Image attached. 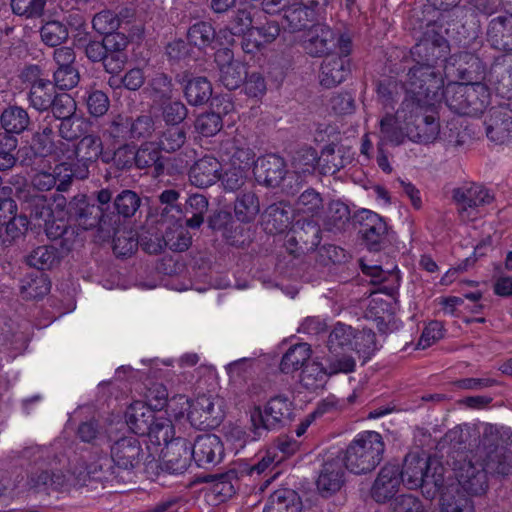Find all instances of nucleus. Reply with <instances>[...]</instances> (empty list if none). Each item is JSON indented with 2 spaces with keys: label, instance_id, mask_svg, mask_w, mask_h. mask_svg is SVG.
Segmentation results:
<instances>
[{
  "label": "nucleus",
  "instance_id": "nucleus-1",
  "mask_svg": "<svg viewBox=\"0 0 512 512\" xmlns=\"http://www.w3.org/2000/svg\"><path fill=\"white\" fill-rule=\"evenodd\" d=\"M17 457L30 466L27 485L37 493L68 492L72 488L85 486L87 480H91L89 465L86 469H75L72 472L58 469L61 459L51 446L30 445L20 450Z\"/></svg>",
  "mask_w": 512,
  "mask_h": 512
},
{
  "label": "nucleus",
  "instance_id": "nucleus-2",
  "mask_svg": "<svg viewBox=\"0 0 512 512\" xmlns=\"http://www.w3.org/2000/svg\"><path fill=\"white\" fill-rule=\"evenodd\" d=\"M449 51L448 41L442 34H429V37L421 39L412 48L411 53L418 60L407 74L406 86L409 93L432 98L439 94L444 86L442 63L448 65Z\"/></svg>",
  "mask_w": 512,
  "mask_h": 512
},
{
  "label": "nucleus",
  "instance_id": "nucleus-3",
  "mask_svg": "<svg viewBox=\"0 0 512 512\" xmlns=\"http://www.w3.org/2000/svg\"><path fill=\"white\" fill-rule=\"evenodd\" d=\"M512 472V451L504 445L485 444V455L480 468L471 461L464 462L456 472L463 491L481 495L488 489L487 474L509 475Z\"/></svg>",
  "mask_w": 512,
  "mask_h": 512
},
{
  "label": "nucleus",
  "instance_id": "nucleus-4",
  "mask_svg": "<svg viewBox=\"0 0 512 512\" xmlns=\"http://www.w3.org/2000/svg\"><path fill=\"white\" fill-rule=\"evenodd\" d=\"M385 444L382 436L375 431L359 434L346 448L341 459L347 470L354 474L373 471L383 460Z\"/></svg>",
  "mask_w": 512,
  "mask_h": 512
},
{
  "label": "nucleus",
  "instance_id": "nucleus-5",
  "mask_svg": "<svg viewBox=\"0 0 512 512\" xmlns=\"http://www.w3.org/2000/svg\"><path fill=\"white\" fill-rule=\"evenodd\" d=\"M292 402L284 395L270 398L262 408L255 406L250 413V432L253 439L259 440L270 431L283 428L292 420Z\"/></svg>",
  "mask_w": 512,
  "mask_h": 512
},
{
  "label": "nucleus",
  "instance_id": "nucleus-6",
  "mask_svg": "<svg viewBox=\"0 0 512 512\" xmlns=\"http://www.w3.org/2000/svg\"><path fill=\"white\" fill-rule=\"evenodd\" d=\"M402 484L410 490L421 488L423 494L433 498L443 486L441 475L429 474V459L418 453H408L400 468Z\"/></svg>",
  "mask_w": 512,
  "mask_h": 512
},
{
  "label": "nucleus",
  "instance_id": "nucleus-7",
  "mask_svg": "<svg viewBox=\"0 0 512 512\" xmlns=\"http://www.w3.org/2000/svg\"><path fill=\"white\" fill-rule=\"evenodd\" d=\"M68 214L84 230L97 228L98 231L111 234L115 229L117 217L110 215L102 206L90 202L83 194L76 195L68 204Z\"/></svg>",
  "mask_w": 512,
  "mask_h": 512
},
{
  "label": "nucleus",
  "instance_id": "nucleus-8",
  "mask_svg": "<svg viewBox=\"0 0 512 512\" xmlns=\"http://www.w3.org/2000/svg\"><path fill=\"white\" fill-rule=\"evenodd\" d=\"M353 221L369 251L379 252L391 244L394 232L378 213L363 208L354 214Z\"/></svg>",
  "mask_w": 512,
  "mask_h": 512
},
{
  "label": "nucleus",
  "instance_id": "nucleus-9",
  "mask_svg": "<svg viewBox=\"0 0 512 512\" xmlns=\"http://www.w3.org/2000/svg\"><path fill=\"white\" fill-rule=\"evenodd\" d=\"M406 91L407 95L402 101L400 108L396 111V114L387 113L380 120L381 141L383 142L387 141L395 145L402 144L405 137H407L405 127H407L408 112H414L415 109H421V107L429 103L426 96L409 93L407 88Z\"/></svg>",
  "mask_w": 512,
  "mask_h": 512
},
{
  "label": "nucleus",
  "instance_id": "nucleus-10",
  "mask_svg": "<svg viewBox=\"0 0 512 512\" xmlns=\"http://www.w3.org/2000/svg\"><path fill=\"white\" fill-rule=\"evenodd\" d=\"M429 103L415 109L414 112H408L407 127H405L407 137L417 143L429 144L433 143L439 133L440 124L433 114L435 103L439 101V94L435 97H427Z\"/></svg>",
  "mask_w": 512,
  "mask_h": 512
},
{
  "label": "nucleus",
  "instance_id": "nucleus-11",
  "mask_svg": "<svg viewBox=\"0 0 512 512\" xmlns=\"http://www.w3.org/2000/svg\"><path fill=\"white\" fill-rule=\"evenodd\" d=\"M110 454L127 483L133 481L135 470L143 461L151 457L150 454L146 457V452L135 436H124L116 440L110 447Z\"/></svg>",
  "mask_w": 512,
  "mask_h": 512
},
{
  "label": "nucleus",
  "instance_id": "nucleus-12",
  "mask_svg": "<svg viewBox=\"0 0 512 512\" xmlns=\"http://www.w3.org/2000/svg\"><path fill=\"white\" fill-rule=\"evenodd\" d=\"M453 200L463 221L478 217L479 208L492 203L494 196L480 184L470 183L453 190Z\"/></svg>",
  "mask_w": 512,
  "mask_h": 512
},
{
  "label": "nucleus",
  "instance_id": "nucleus-13",
  "mask_svg": "<svg viewBox=\"0 0 512 512\" xmlns=\"http://www.w3.org/2000/svg\"><path fill=\"white\" fill-rule=\"evenodd\" d=\"M322 160L327 162V165L322 167L324 174H334L341 167L340 163L335 162V151L332 147L323 150ZM319 161H321V158L318 156L316 149L312 147L305 146L295 151L292 157V168L297 180L312 175Z\"/></svg>",
  "mask_w": 512,
  "mask_h": 512
},
{
  "label": "nucleus",
  "instance_id": "nucleus-14",
  "mask_svg": "<svg viewBox=\"0 0 512 512\" xmlns=\"http://www.w3.org/2000/svg\"><path fill=\"white\" fill-rule=\"evenodd\" d=\"M321 241L320 226L313 220H298L287 235L285 247L287 251L299 257L313 252Z\"/></svg>",
  "mask_w": 512,
  "mask_h": 512
},
{
  "label": "nucleus",
  "instance_id": "nucleus-15",
  "mask_svg": "<svg viewBox=\"0 0 512 512\" xmlns=\"http://www.w3.org/2000/svg\"><path fill=\"white\" fill-rule=\"evenodd\" d=\"M444 73L447 77L457 76L465 83L484 84L483 80L488 81V72L482 60L469 52H462L457 56L450 57L448 65L444 67Z\"/></svg>",
  "mask_w": 512,
  "mask_h": 512
},
{
  "label": "nucleus",
  "instance_id": "nucleus-16",
  "mask_svg": "<svg viewBox=\"0 0 512 512\" xmlns=\"http://www.w3.org/2000/svg\"><path fill=\"white\" fill-rule=\"evenodd\" d=\"M304 49L313 57L336 53L349 56L352 51V39L349 34H315L303 43Z\"/></svg>",
  "mask_w": 512,
  "mask_h": 512
},
{
  "label": "nucleus",
  "instance_id": "nucleus-17",
  "mask_svg": "<svg viewBox=\"0 0 512 512\" xmlns=\"http://www.w3.org/2000/svg\"><path fill=\"white\" fill-rule=\"evenodd\" d=\"M223 418L220 408L215 407L212 396L200 395L189 406L188 420L199 430H208L217 427Z\"/></svg>",
  "mask_w": 512,
  "mask_h": 512
},
{
  "label": "nucleus",
  "instance_id": "nucleus-18",
  "mask_svg": "<svg viewBox=\"0 0 512 512\" xmlns=\"http://www.w3.org/2000/svg\"><path fill=\"white\" fill-rule=\"evenodd\" d=\"M487 137L497 144L512 141V105L492 107L484 121Z\"/></svg>",
  "mask_w": 512,
  "mask_h": 512
},
{
  "label": "nucleus",
  "instance_id": "nucleus-19",
  "mask_svg": "<svg viewBox=\"0 0 512 512\" xmlns=\"http://www.w3.org/2000/svg\"><path fill=\"white\" fill-rule=\"evenodd\" d=\"M189 453L198 467L208 468L222 460L224 448L217 435L203 434L197 436Z\"/></svg>",
  "mask_w": 512,
  "mask_h": 512
},
{
  "label": "nucleus",
  "instance_id": "nucleus-20",
  "mask_svg": "<svg viewBox=\"0 0 512 512\" xmlns=\"http://www.w3.org/2000/svg\"><path fill=\"white\" fill-rule=\"evenodd\" d=\"M401 481L403 479L400 474V466L387 463L380 469L371 487V497L377 503L390 501L399 491Z\"/></svg>",
  "mask_w": 512,
  "mask_h": 512
},
{
  "label": "nucleus",
  "instance_id": "nucleus-21",
  "mask_svg": "<svg viewBox=\"0 0 512 512\" xmlns=\"http://www.w3.org/2000/svg\"><path fill=\"white\" fill-rule=\"evenodd\" d=\"M16 198L21 205V214L27 219L43 220L47 222L52 216L51 203L47 196L40 194L33 188H16Z\"/></svg>",
  "mask_w": 512,
  "mask_h": 512
},
{
  "label": "nucleus",
  "instance_id": "nucleus-22",
  "mask_svg": "<svg viewBox=\"0 0 512 512\" xmlns=\"http://www.w3.org/2000/svg\"><path fill=\"white\" fill-rule=\"evenodd\" d=\"M287 167L284 158L276 154H267L258 158L254 168L256 180L266 187H278L285 179Z\"/></svg>",
  "mask_w": 512,
  "mask_h": 512
},
{
  "label": "nucleus",
  "instance_id": "nucleus-23",
  "mask_svg": "<svg viewBox=\"0 0 512 512\" xmlns=\"http://www.w3.org/2000/svg\"><path fill=\"white\" fill-rule=\"evenodd\" d=\"M190 447L183 439H175L170 446L166 447L164 453V461L162 464H158L157 461L152 457L147 462V466L153 468L159 467L162 471L169 474H182L188 468L190 458Z\"/></svg>",
  "mask_w": 512,
  "mask_h": 512
},
{
  "label": "nucleus",
  "instance_id": "nucleus-24",
  "mask_svg": "<svg viewBox=\"0 0 512 512\" xmlns=\"http://www.w3.org/2000/svg\"><path fill=\"white\" fill-rule=\"evenodd\" d=\"M348 56L336 53L323 60L320 73V84L325 88H333L342 83L350 74Z\"/></svg>",
  "mask_w": 512,
  "mask_h": 512
},
{
  "label": "nucleus",
  "instance_id": "nucleus-25",
  "mask_svg": "<svg viewBox=\"0 0 512 512\" xmlns=\"http://www.w3.org/2000/svg\"><path fill=\"white\" fill-rule=\"evenodd\" d=\"M0 128L19 136L31 132L34 121L26 108L17 104H8L0 111Z\"/></svg>",
  "mask_w": 512,
  "mask_h": 512
},
{
  "label": "nucleus",
  "instance_id": "nucleus-26",
  "mask_svg": "<svg viewBox=\"0 0 512 512\" xmlns=\"http://www.w3.org/2000/svg\"><path fill=\"white\" fill-rule=\"evenodd\" d=\"M343 461L333 458L324 462L317 479V488L323 496H330L339 491L344 483Z\"/></svg>",
  "mask_w": 512,
  "mask_h": 512
},
{
  "label": "nucleus",
  "instance_id": "nucleus-27",
  "mask_svg": "<svg viewBox=\"0 0 512 512\" xmlns=\"http://www.w3.org/2000/svg\"><path fill=\"white\" fill-rule=\"evenodd\" d=\"M63 172H65V164L56 165L52 171H39L32 176L31 184L23 188H33L38 193L50 191L53 188L64 192L69 188V177L63 175Z\"/></svg>",
  "mask_w": 512,
  "mask_h": 512
},
{
  "label": "nucleus",
  "instance_id": "nucleus-28",
  "mask_svg": "<svg viewBox=\"0 0 512 512\" xmlns=\"http://www.w3.org/2000/svg\"><path fill=\"white\" fill-rule=\"evenodd\" d=\"M220 169L221 164L216 158L205 156L190 168V182L199 188L209 187L219 179Z\"/></svg>",
  "mask_w": 512,
  "mask_h": 512
},
{
  "label": "nucleus",
  "instance_id": "nucleus-29",
  "mask_svg": "<svg viewBox=\"0 0 512 512\" xmlns=\"http://www.w3.org/2000/svg\"><path fill=\"white\" fill-rule=\"evenodd\" d=\"M67 254L54 245H41L32 249L25 256V262L28 266L39 271L51 270L59 266L61 260Z\"/></svg>",
  "mask_w": 512,
  "mask_h": 512
},
{
  "label": "nucleus",
  "instance_id": "nucleus-30",
  "mask_svg": "<svg viewBox=\"0 0 512 512\" xmlns=\"http://www.w3.org/2000/svg\"><path fill=\"white\" fill-rule=\"evenodd\" d=\"M302 501L299 494L289 488H279L272 492L264 505L263 512H301Z\"/></svg>",
  "mask_w": 512,
  "mask_h": 512
},
{
  "label": "nucleus",
  "instance_id": "nucleus-31",
  "mask_svg": "<svg viewBox=\"0 0 512 512\" xmlns=\"http://www.w3.org/2000/svg\"><path fill=\"white\" fill-rule=\"evenodd\" d=\"M91 480L102 483L126 484L124 475L119 472L112 456L100 455L89 464Z\"/></svg>",
  "mask_w": 512,
  "mask_h": 512
},
{
  "label": "nucleus",
  "instance_id": "nucleus-32",
  "mask_svg": "<svg viewBox=\"0 0 512 512\" xmlns=\"http://www.w3.org/2000/svg\"><path fill=\"white\" fill-rule=\"evenodd\" d=\"M488 82L501 93L512 92V55L494 58L488 71Z\"/></svg>",
  "mask_w": 512,
  "mask_h": 512
},
{
  "label": "nucleus",
  "instance_id": "nucleus-33",
  "mask_svg": "<svg viewBox=\"0 0 512 512\" xmlns=\"http://www.w3.org/2000/svg\"><path fill=\"white\" fill-rule=\"evenodd\" d=\"M155 417V411L140 401L131 404L125 413L127 426L135 435L140 436L149 432Z\"/></svg>",
  "mask_w": 512,
  "mask_h": 512
},
{
  "label": "nucleus",
  "instance_id": "nucleus-34",
  "mask_svg": "<svg viewBox=\"0 0 512 512\" xmlns=\"http://www.w3.org/2000/svg\"><path fill=\"white\" fill-rule=\"evenodd\" d=\"M362 272L371 277L373 284L379 285L378 290L390 297L398 294L400 287L399 271L394 268L391 271H385L380 266H369L362 264Z\"/></svg>",
  "mask_w": 512,
  "mask_h": 512
},
{
  "label": "nucleus",
  "instance_id": "nucleus-35",
  "mask_svg": "<svg viewBox=\"0 0 512 512\" xmlns=\"http://www.w3.org/2000/svg\"><path fill=\"white\" fill-rule=\"evenodd\" d=\"M196 34H184L166 46V54L171 60H181L190 55L193 45L200 49L214 40L216 34H200V42L194 40Z\"/></svg>",
  "mask_w": 512,
  "mask_h": 512
},
{
  "label": "nucleus",
  "instance_id": "nucleus-36",
  "mask_svg": "<svg viewBox=\"0 0 512 512\" xmlns=\"http://www.w3.org/2000/svg\"><path fill=\"white\" fill-rule=\"evenodd\" d=\"M56 94V87L51 81L37 79L32 83L27 93V100L32 108L44 112L48 111L50 106L53 105Z\"/></svg>",
  "mask_w": 512,
  "mask_h": 512
},
{
  "label": "nucleus",
  "instance_id": "nucleus-37",
  "mask_svg": "<svg viewBox=\"0 0 512 512\" xmlns=\"http://www.w3.org/2000/svg\"><path fill=\"white\" fill-rule=\"evenodd\" d=\"M141 206L140 196L132 190L125 189L118 193L113 198L112 212L110 215L116 216L118 219L115 224V228L120 227L122 219H128L133 217Z\"/></svg>",
  "mask_w": 512,
  "mask_h": 512
},
{
  "label": "nucleus",
  "instance_id": "nucleus-38",
  "mask_svg": "<svg viewBox=\"0 0 512 512\" xmlns=\"http://www.w3.org/2000/svg\"><path fill=\"white\" fill-rule=\"evenodd\" d=\"M45 232L47 237L55 241L63 253H69L78 238V232L75 227L67 225L64 221H51L47 220Z\"/></svg>",
  "mask_w": 512,
  "mask_h": 512
},
{
  "label": "nucleus",
  "instance_id": "nucleus-39",
  "mask_svg": "<svg viewBox=\"0 0 512 512\" xmlns=\"http://www.w3.org/2000/svg\"><path fill=\"white\" fill-rule=\"evenodd\" d=\"M465 115L478 116L490 102V93L485 84L465 83Z\"/></svg>",
  "mask_w": 512,
  "mask_h": 512
},
{
  "label": "nucleus",
  "instance_id": "nucleus-40",
  "mask_svg": "<svg viewBox=\"0 0 512 512\" xmlns=\"http://www.w3.org/2000/svg\"><path fill=\"white\" fill-rule=\"evenodd\" d=\"M311 356V349L307 343H298L291 346L283 355L280 370L285 374H292L303 369Z\"/></svg>",
  "mask_w": 512,
  "mask_h": 512
},
{
  "label": "nucleus",
  "instance_id": "nucleus-41",
  "mask_svg": "<svg viewBox=\"0 0 512 512\" xmlns=\"http://www.w3.org/2000/svg\"><path fill=\"white\" fill-rule=\"evenodd\" d=\"M180 192L174 188L165 189L158 195L159 207L157 208L160 215L159 221L178 220L182 216V207L179 203Z\"/></svg>",
  "mask_w": 512,
  "mask_h": 512
},
{
  "label": "nucleus",
  "instance_id": "nucleus-42",
  "mask_svg": "<svg viewBox=\"0 0 512 512\" xmlns=\"http://www.w3.org/2000/svg\"><path fill=\"white\" fill-rule=\"evenodd\" d=\"M314 8L303 5L298 9H295L288 19L293 25L292 32H325L326 30H330L324 24L314 23Z\"/></svg>",
  "mask_w": 512,
  "mask_h": 512
},
{
  "label": "nucleus",
  "instance_id": "nucleus-43",
  "mask_svg": "<svg viewBox=\"0 0 512 512\" xmlns=\"http://www.w3.org/2000/svg\"><path fill=\"white\" fill-rule=\"evenodd\" d=\"M144 91L154 102L164 103L173 96L172 79L167 74L158 72L148 80Z\"/></svg>",
  "mask_w": 512,
  "mask_h": 512
},
{
  "label": "nucleus",
  "instance_id": "nucleus-44",
  "mask_svg": "<svg viewBox=\"0 0 512 512\" xmlns=\"http://www.w3.org/2000/svg\"><path fill=\"white\" fill-rule=\"evenodd\" d=\"M329 376L330 373H328L327 367H324L320 362L313 361L307 363L302 369L300 383L307 390L316 391L325 386Z\"/></svg>",
  "mask_w": 512,
  "mask_h": 512
},
{
  "label": "nucleus",
  "instance_id": "nucleus-45",
  "mask_svg": "<svg viewBox=\"0 0 512 512\" xmlns=\"http://www.w3.org/2000/svg\"><path fill=\"white\" fill-rule=\"evenodd\" d=\"M135 166L139 169L153 167L155 175L159 176L164 171V163L158 148L154 143L146 142L135 150Z\"/></svg>",
  "mask_w": 512,
  "mask_h": 512
},
{
  "label": "nucleus",
  "instance_id": "nucleus-46",
  "mask_svg": "<svg viewBox=\"0 0 512 512\" xmlns=\"http://www.w3.org/2000/svg\"><path fill=\"white\" fill-rule=\"evenodd\" d=\"M205 483H212L214 493L223 499L232 497L238 487V478L235 470H229L221 474H209L202 479Z\"/></svg>",
  "mask_w": 512,
  "mask_h": 512
},
{
  "label": "nucleus",
  "instance_id": "nucleus-47",
  "mask_svg": "<svg viewBox=\"0 0 512 512\" xmlns=\"http://www.w3.org/2000/svg\"><path fill=\"white\" fill-rule=\"evenodd\" d=\"M102 139L95 134L84 135L74 148L75 157H80L85 161L96 163L106 152L103 150Z\"/></svg>",
  "mask_w": 512,
  "mask_h": 512
},
{
  "label": "nucleus",
  "instance_id": "nucleus-48",
  "mask_svg": "<svg viewBox=\"0 0 512 512\" xmlns=\"http://www.w3.org/2000/svg\"><path fill=\"white\" fill-rule=\"evenodd\" d=\"M113 237V252L118 258L131 256L139 246L137 233L132 229H123L117 227L111 231Z\"/></svg>",
  "mask_w": 512,
  "mask_h": 512
},
{
  "label": "nucleus",
  "instance_id": "nucleus-49",
  "mask_svg": "<svg viewBox=\"0 0 512 512\" xmlns=\"http://www.w3.org/2000/svg\"><path fill=\"white\" fill-rule=\"evenodd\" d=\"M184 95L190 105H203L212 95V85L206 77H195L187 81Z\"/></svg>",
  "mask_w": 512,
  "mask_h": 512
},
{
  "label": "nucleus",
  "instance_id": "nucleus-50",
  "mask_svg": "<svg viewBox=\"0 0 512 512\" xmlns=\"http://www.w3.org/2000/svg\"><path fill=\"white\" fill-rule=\"evenodd\" d=\"M51 283L48 276L40 273L35 276H28L22 280L20 293L25 300L39 299L47 295L50 291Z\"/></svg>",
  "mask_w": 512,
  "mask_h": 512
},
{
  "label": "nucleus",
  "instance_id": "nucleus-51",
  "mask_svg": "<svg viewBox=\"0 0 512 512\" xmlns=\"http://www.w3.org/2000/svg\"><path fill=\"white\" fill-rule=\"evenodd\" d=\"M351 221L350 208L341 201H333L329 205L326 226L328 230L344 232L349 227Z\"/></svg>",
  "mask_w": 512,
  "mask_h": 512
},
{
  "label": "nucleus",
  "instance_id": "nucleus-52",
  "mask_svg": "<svg viewBox=\"0 0 512 512\" xmlns=\"http://www.w3.org/2000/svg\"><path fill=\"white\" fill-rule=\"evenodd\" d=\"M259 211V200L254 192H243L237 197L234 205V212L239 221L243 223L251 222L255 219Z\"/></svg>",
  "mask_w": 512,
  "mask_h": 512
},
{
  "label": "nucleus",
  "instance_id": "nucleus-53",
  "mask_svg": "<svg viewBox=\"0 0 512 512\" xmlns=\"http://www.w3.org/2000/svg\"><path fill=\"white\" fill-rule=\"evenodd\" d=\"M232 107L228 102L222 111H212L199 115L195 122V128L204 137H211L216 135L223 127L221 113L227 114Z\"/></svg>",
  "mask_w": 512,
  "mask_h": 512
},
{
  "label": "nucleus",
  "instance_id": "nucleus-54",
  "mask_svg": "<svg viewBox=\"0 0 512 512\" xmlns=\"http://www.w3.org/2000/svg\"><path fill=\"white\" fill-rule=\"evenodd\" d=\"M465 83H449L439 90V99L443 97L451 111L459 115H465Z\"/></svg>",
  "mask_w": 512,
  "mask_h": 512
},
{
  "label": "nucleus",
  "instance_id": "nucleus-55",
  "mask_svg": "<svg viewBox=\"0 0 512 512\" xmlns=\"http://www.w3.org/2000/svg\"><path fill=\"white\" fill-rule=\"evenodd\" d=\"M135 157V147L123 143L113 154L106 152L102 157V162L110 164L117 171H128L135 164Z\"/></svg>",
  "mask_w": 512,
  "mask_h": 512
},
{
  "label": "nucleus",
  "instance_id": "nucleus-56",
  "mask_svg": "<svg viewBox=\"0 0 512 512\" xmlns=\"http://www.w3.org/2000/svg\"><path fill=\"white\" fill-rule=\"evenodd\" d=\"M121 18L110 10L97 13L92 19V26L95 32H117L123 19L132 17L131 9H124L120 13Z\"/></svg>",
  "mask_w": 512,
  "mask_h": 512
},
{
  "label": "nucleus",
  "instance_id": "nucleus-57",
  "mask_svg": "<svg viewBox=\"0 0 512 512\" xmlns=\"http://www.w3.org/2000/svg\"><path fill=\"white\" fill-rule=\"evenodd\" d=\"M163 236L166 247L174 252H184L192 244V237L189 231L177 223H172L171 226H168Z\"/></svg>",
  "mask_w": 512,
  "mask_h": 512
},
{
  "label": "nucleus",
  "instance_id": "nucleus-58",
  "mask_svg": "<svg viewBox=\"0 0 512 512\" xmlns=\"http://www.w3.org/2000/svg\"><path fill=\"white\" fill-rule=\"evenodd\" d=\"M186 140L187 131L183 126H168L158 138V148L167 153H172L179 150Z\"/></svg>",
  "mask_w": 512,
  "mask_h": 512
},
{
  "label": "nucleus",
  "instance_id": "nucleus-59",
  "mask_svg": "<svg viewBox=\"0 0 512 512\" xmlns=\"http://www.w3.org/2000/svg\"><path fill=\"white\" fill-rule=\"evenodd\" d=\"M266 15L263 10H238L235 17V27L239 32H263L265 30Z\"/></svg>",
  "mask_w": 512,
  "mask_h": 512
},
{
  "label": "nucleus",
  "instance_id": "nucleus-60",
  "mask_svg": "<svg viewBox=\"0 0 512 512\" xmlns=\"http://www.w3.org/2000/svg\"><path fill=\"white\" fill-rule=\"evenodd\" d=\"M441 505L442 512H473L471 500L459 488L442 493Z\"/></svg>",
  "mask_w": 512,
  "mask_h": 512
},
{
  "label": "nucleus",
  "instance_id": "nucleus-61",
  "mask_svg": "<svg viewBox=\"0 0 512 512\" xmlns=\"http://www.w3.org/2000/svg\"><path fill=\"white\" fill-rule=\"evenodd\" d=\"M174 428L171 421L164 417H155L153 425L150 426L149 432L145 433L151 443L155 445L170 446L174 440L173 438Z\"/></svg>",
  "mask_w": 512,
  "mask_h": 512
},
{
  "label": "nucleus",
  "instance_id": "nucleus-62",
  "mask_svg": "<svg viewBox=\"0 0 512 512\" xmlns=\"http://www.w3.org/2000/svg\"><path fill=\"white\" fill-rule=\"evenodd\" d=\"M294 206L299 214L313 217L320 214L323 210V198L315 189L308 188L299 195Z\"/></svg>",
  "mask_w": 512,
  "mask_h": 512
},
{
  "label": "nucleus",
  "instance_id": "nucleus-63",
  "mask_svg": "<svg viewBox=\"0 0 512 512\" xmlns=\"http://www.w3.org/2000/svg\"><path fill=\"white\" fill-rule=\"evenodd\" d=\"M353 344V328L338 322L328 336L327 347L330 353H335L346 348L351 349Z\"/></svg>",
  "mask_w": 512,
  "mask_h": 512
},
{
  "label": "nucleus",
  "instance_id": "nucleus-64",
  "mask_svg": "<svg viewBox=\"0 0 512 512\" xmlns=\"http://www.w3.org/2000/svg\"><path fill=\"white\" fill-rule=\"evenodd\" d=\"M103 135L113 143H125L131 140L130 117L118 114L114 116L104 129Z\"/></svg>",
  "mask_w": 512,
  "mask_h": 512
}]
</instances>
